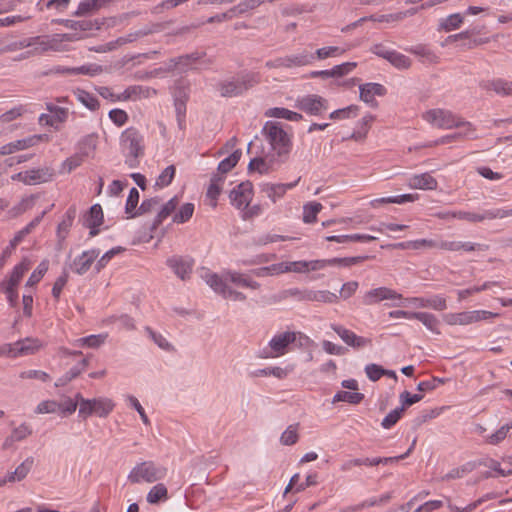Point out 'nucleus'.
<instances>
[{"mask_svg":"<svg viewBox=\"0 0 512 512\" xmlns=\"http://www.w3.org/2000/svg\"><path fill=\"white\" fill-rule=\"evenodd\" d=\"M368 259V256H355V257H344V258H331V259H317V260H300L286 262L287 273H309L312 271H318L327 267H350L352 265L361 263Z\"/></svg>","mask_w":512,"mask_h":512,"instance_id":"nucleus-1","label":"nucleus"},{"mask_svg":"<svg viewBox=\"0 0 512 512\" xmlns=\"http://www.w3.org/2000/svg\"><path fill=\"white\" fill-rule=\"evenodd\" d=\"M120 148L125 156V164L134 169L145 153V139L139 130H123L120 136Z\"/></svg>","mask_w":512,"mask_h":512,"instance_id":"nucleus-2","label":"nucleus"},{"mask_svg":"<svg viewBox=\"0 0 512 512\" xmlns=\"http://www.w3.org/2000/svg\"><path fill=\"white\" fill-rule=\"evenodd\" d=\"M167 468L152 460L138 462L129 472L127 479L131 484L157 483L167 475Z\"/></svg>","mask_w":512,"mask_h":512,"instance_id":"nucleus-3","label":"nucleus"},{"mask_svg":"<svg viewBox=\"0 0 512 512\" xmlns=\"http://www.w3.org/2000/svg\"><path fill=\"white\" fill-rule=\"evenodd\" d=\"M260 82V75L247 73L238 78L223 80L217 84V91L222 97H236Z\"/></svg>","mask_w":512,"mask_h":512,"instance_id":"nucleus-4","label":"nucleus"},{"mask_svg":"<svg viewBox=\"0 0 512 512\" xmlns=\"http://www.w3.org/2000/svg\"><path fill=\"white\" fill-rule=\"evenodd\" d=\"M201 278L213 289L214 292L221 295L224 299L240 302L246 300L245 294L229 287L223 277H220L219 274L214 273L209 269H202Z\"/></svg>","mask_w":512,"mask_h":512,"instance_id":"nucleus-5","label":"nucleus"},{"mask_svg":"<svg viewBox=\"0 0 512 512\" xmlns=\"http://www.w3.org/2000/svg\"><path fill=\"white\" fill-rule=\"evenodd\" d=\"M73 37L70 34H55L52 37L48 36H35L26 38L28 47H33L31 50L33 55L45 53L47 51H59L62 41H72Z\"/></svg>","mask_w":512,"mask_h":512,"instance_id":"nucleus-6","label":"nucleus"},{"mask_svg":"<svg viewBox=\"0 0 512 512\" xmlns=\"http://www.w3.org/2000/svg\"><path fill=\"white\" fill-rule=\"evenodd\" d=\"M423 119L438 128H460L466 124L451 111L440 108L428 110L423 114Z\"/></svg>","mask_w":512,"mask_h":512,"instance_id":"nucleus-7","label":"nucleus"},{"mask_svg":"<svg viewBox=\"0 0 512 512\" xmlns=\"http://www.w3.org/2000/svg\"><path fill=\"white\" fill-rule=\"evenodd\" d=\"M114 402L106 397L90 399L83 401L82 409H79V416L83 419L95 414L101 418L107 417L114 409Z\"/></svg>","mask_w":512,"mask_h":512,"instance_id":"nucleus-8","label":"nucleus"},{"mask_svg":"<svg viewBox=\"0 0 512 512\" xmlns=\"http://www.w3.org/2000/svg\"><path fill=\"white\" fill-rule=\"evenodd\" d=\"M497 313L486 310L465 311L459 313H449L445 315L444 320L448 325H469L482 320L497 317Z\"/></svg>","mask_w":512,"mask_h":512,"instance_id":"nucleus-9","label":"nucleus"},{"mask_svg":"<svg viewBox=\"0 0 512 512\" xmlns=\"http://www.w3.org/2000/svg\"><path fill=\"white\" fill-rule=\"evenodd\" d=\"M296 340L295 332H282L276 334L269 342L267 349L263 351L265 358H276L287 353V348Z\"/></svg>","mask_w":512,"mask_h":512,"instance_id":"nucleus-10","label":"nucleus"},{"mask_svg":"<svg viewBox=\"0 0 512 512\" xmlns=\"http://www.w3.org/2000/svg\"><path fill=\"white\" fill-rule=\"evenodd\" d=\"M262 133L278 156L287 155L290 152L291 136L286 130H262Z\"/></svg>","mask_w":512,"mask_h":512,"instance_id":"nucleus-11","label":"nucleus"},{"mask_svg":"<svg viewBox=\"0 0 512 512\" xmlns=\"http://www.w3.org/2000/svg\"><path fill=\"white\" fill-rule=\"evenodd\" d=\"M54 175L53 169L42 167L14 174L12 180L20 181L25 185H37L51 181Z\"/></svg>","mask_w":512,"mask_h":512,"instance_id":"nucleus-12","label":"nucleus"},{"mask_svg":"<svg viewBox=\"0 0 512 512\" xmlns=\"http://www.w3.org/2000/svg\"><path fill=\"white\" fill-rule=\"evenodd\" d=\"M372 52L375 55L387 60L397 69L405 70L411 66V60L409 57L396 50H390L381 44L375 45L372 48Z\"/></svg>","mask_w":512,"mask_h":512,"instance_id":"nucleus-13","label":"nucleus"},{"mask_svg":"<svg viewBox=\"0 0 512 512\" xmlns=\"http://www.w3.org/2000/svg\"><path fill=\"white\" fill-rule=\"evenodd\" d=\"M231 204L237 209H247L253 198V185L246 181L237 185L229 194Z\"/></svg>","mask_w":512,"mask_h":512,"instance_id":"nucleus-14","label":"nucleus"},{"mask_svg":"<svg viewBox=\"0 0 512 512\" xmlns=\"http://www.w3.org/2000/svg\"><path fill=\"white\" fill-rule=\"evenodd\" d=\"M439 249L450 252H485L489 245L471 241L441 240Z\"/></svg>","mask_w":512,"mask_h":512,"instance_id":"nucleus-15","label":"nucleus"},{"mask_svg":"<svg viewBox=\"0 0 512 512\" xmlns=\"http://www.w3.org/2000/svg\"><path fill=\"white\" fill-rule=\"evenodd\" d=\"M48 113L39 116V124L41 126H56L64 123L69 115L67 108L59 107L54 103H46Z\"/></svg>","mask_w":512,"mask_h":512,"instance_id":"nucleus-16","label":"nucleus"},{"mask_svg":"<svg viewBox=\"0 0 512 512\" xmlns=\"http://www.w3.org/2000/svg\"><path fill=\"white\" fill-rule=\"evenodd\" d=\"M326 100L321 96L312 94L299 97L295 107L311 115H319L327 109Z\"/></svg>","mask_w":512,"mask_h":512,"instance_id":"nucleus-17","label":"nucleus"},{"mask_svg":"<svg viewBox=\"0 0 512 512\" xmlns=\"http://www.w3.org/2000/svg\"><path fill=\"white\" fill-rule=\"evenodd\" d=\"M402 295L395 290L388 287H378L371 289L362 297V303L366 306H371L380 303L384 300H400Z\"/></svg>","mask_w":512,"mask_h":512,"instance_id":"nucleus-18","label":"nucleus"},{"mask_svg":"<svg viewBox=\"0 0 512 512\" xmlns=\"http://www.w3.org/2000/svg\"><path fill=\"white\" fill-rule=\"evenodd\" d=\"M166 264L182 280L190 278L194 266V260L188 257L172 256Z\"/></svg>","mask_w":512,"mask_h":512,"instance_id":"nucleus-19","label":"nucleus"},{"mask_svg":"<svg viewBox=\"0 0 512 512\" xmlns=\"http://www.w3.org/2000/svg\"><path fill=\"white\" fill-rule=\"evenodd\" d=\"M43 141H48L47 134L33 135L28 138L17 140L0 147V155H9L15 151L27 149Z\"/></svg>","mask_w":512,"mask_h":512,"instance_id":"nucleus-20","label":"nucleus"},{"mask_svg":"<svg viewBox=\"0 0 512 512\" xmlns=\"http://www.w3.org/2000/svg\"><path fill=\"white\" fill-rule=\"evenodd\" d=\"M220 277H223L226 283L229 281L238 287L249 288L252 290L260 288V284L257 281H254L248 274L238 271L225 270L222 272Z\"/></svg>","mask_w":512,"mask_h":512,"instance_id":"nucleus-21","label":"nucleus"},{"mask_svg":"<svg viewBox=\"0 0 512 512\" xmlns=\"http://www.w3.org/2000/svg\"><path fill=\"white\" fill-rule=\"evenodd\" d=\"M331 328L347 345L353 348H362L371 345L370 339L358 336L351 330H348L341 325L332 324Z\"/></svg>","mask_w":512,"mask_h":512,"instance_id":"nucleus-22","label":"nucleus"},{"mask_svg":"<svg viewBox=\"0 0 512 512\" xmlns=\"http://www.w3.org/2000/svg\"><path fill=\"white\" fill-rule=\"evenodd\" d=\"M360 99L369 104L370 106H376L377 101L375 96H384L387 92L386 88L379 83H365L360 85Z\"/></svg>","mask_w":512,"mask_h":512,"instance_id":"nucleus-23","label":"nucleus"},{"mask_svg":"<svg viewBox=\"0 0 512 512\" xmlns=\"http://www.w3.org/2000/svg\"><path fill=\"white\" fill-rule=\"evenodd\" d=\"M99 253L100 252L97 249L84 251L81 255L74 259L71 265L72 270L78 275L85 274L90 269L96 258L99 256Z\"/></svg>","mask_w":512,"mask_h":512,"instance_id":"nucleus-24","label":"nucleus"},{"mask_svg":"<svg viewBox=\"0 0 512 512\" xmlns=\"http://www.w3.org/2000/svg\"><path fill=\"white\" fill-rule=\"evenodd\" d=\"M300 179L299 177L296 181L287 184L266 183L262 186V192L275 203L285 195L287 190L294 188L299 183Z\"/></svg>","mask_w":512,"mask_h":512,"instance_id":"nucleus-25","label":"nucleus"},{"mask_svg":"<svg viewBox=\"0 0 512 512\" xmlns=\"http://www.w3.org/2000/svg\"><path fill=\"white\" fill-rule=\"evenodd\" d=\"M406 301L419 308L429 307L437 311H442L447 308L446 299L441 296H433L431 298L413 297L406 299Z\"/></svg>","mask_w":512,"mask_h":512,"instance_id":"nucleus-26","label":"nucleus"},{"mask_svg":"<svg viewBox=\"0 0 512 512\" xmlns=\"http://www.w3.org/2000/svg\"><path fill=\"white\" fill-rule=\"evenodd\" d=\"M408 185L413 189L435 190L437 188V180L429 173L413 175L408 180Z\"/></svg>","mask_w":512,"mask_h":512,"instance_id":"nucleus-27","label":"nucleus"},{"mask_svg":"<svg viewBox=\"0 0 512 512\" xmlns=\"http://www.w3.org/2000/svg\"><path fill=\"white\" fill-rule=\"evenodd\" d=\"M103 222V211L99 204L93 205L85 219V226L90 229V236H96L98 234L97 227Z\"/></svg>","mask_w":512,"mask_h":512,"instance_id":"nucleus-28","label":"nucleus"},{"mask_svg":"<svg viewBox=\"0 0 512 512\" xmlns=\"http://www.w3.org/2000/svg\"><path fill=\"white\" fill-rule=\"evenodd\" d=\"M285 68L302 67L314 62L315 55L306 50L299 53L284 56Z\"/></svg>","mask_w":512,"mask_h":512,"instance_id":"nucleus-29","label":"nucleus"},{"mask_svg":"<svg viewBox=\"0 0 512 512\" xmlns=\"http://www.w3.org/2000/svg\"><path fill=\"white\" fill-rule=\"evenodd\" d=\"M249 171H256L259 174H268L275 170L273 157H256L251 159L248 165Z\"/></svg>","mask_w":512,"mask_h":512,"instance_id":"nucleus-30","label":"nucleus"},{"mask_svg":"<svg viewBox=\"0 0 512 512\" xmlns=\"http://www.w3.org/2000/svg\"><path fill=\"white\" fill-rule=\"evenodd\" d=\"M168 499V489L163 483L155 484L146 495V501L151 505H157L161 502H166Z\"/></svg>","mask_w":512,"mask_h":512,"instance_id":"nucleus-31","label":"nucleus"},{"mask_svg":"<svg viewBox=\"0 0 512 512\" xmlns=\"http://www.w3.org/2000/svg\"><path fill=\"white\" fill-rule=\"evenodd\" d=\"M484 89L493 90L495 93L502 96L512 95V81H506L504 79H495L491 81H485L481 84Z\"/></svg>","mask_w":512,"mask_h":512,"instance_id":"nucleus-32","label":"nucleus"},{"mask_svg":"<svg viewBox=\"0 0 512 512\" xmlns=\"http://www.w3.org/2000/svg\"><path fill=\"white\" fill-rule=\"evenodd\" d=\"M156 94L155 90L150 88L135 85L130 86L124 90V92L117 97V100H136L141 97H149L150 93Z\"/></svg>","mask_w":512,"mask_h":512,"instance_id":"nucleus-33","label":"nucleus"},{"mask_svg":"<svg viewBox=\"0 0 512 512\" xmlns=\"http://www.w3.org/2000/svg\"><path fill=\"white\" fill-rule=\"evenodd\" d=\"M28 48L26 38L14 40L9 37L0 38V55Z\"/></svg>","mask_w":512,"mask_h":512,"instance_id":"nucleus-34","label":"nucleus"},{"mask_svg":"<svg viewBox=\"0 0 512 512\" xmlns=\"http://www.w3.org/2000/svg\"><path fill=\"white\" fill-rule=\"evenodd\" d=\"M417 199V195L415 194H403L399 196H393V197H381L377 199H373L370 202V205L374 208L379 207L380 205L385 204H404L406 202H413Z\"/></svg>","mask_w":512,"mask_h":512,"instance_id":"nucleus-35","label":"nucleus"},{"mask_svg":"<svg viewBox=\"0 0 512 512\" xmlns=\"http://www.w3.org/2000/svg\"><path fill=\"white\" fill-rule=\"evenodd\" d=\"M15 343L18 356L34 354L41 347L40 341L34 338H26Z\"/></svg>","mask_w":512,"mask_h":512,"instance_id":"nucleus-36","label":"nucleus"},{"mask_svg":"<svg viewBox=\"0 0 512 512\" xmlns=\"http://www.w3.org/2000/svg\"><path fill=\"white\" fill-rule=\"evenodd\" d=\"M310 289H300V288H289L279 292L276 296L278 301L286 300L288 298H293L297 301L308 302Z\"/></svg>","mask_w":512,"mask_h":512,"instance_id":"nucleus-37","label":"nucleus"},{"mask_svg":"<svg viewBox=\"0 0 512 512\" xmlns=\"http://www.w3.org/2000/svg\"><path fill=\"white\" fill-rule=\"evenodd\" d=\"M339 296L328 290H312L309 291L308 302L337 303Z\"/></svg>","mask_w":512,"mask_h":512,"instance_id":"nucleus-38","label":"nucleus"},{"mask_svg":"<svg viewBox=\"0 0 512 512\" xmlns=\"http://www.w3.org/2000/svg\"><path fill=\"white\" fill-rule=\"evenodd\" d=\"M266 117L282 118L292 122L302 119V115L282 107L270 108L265 112Z\"/></svg>","mask_w":512,"mask_h":512,"instance_id":"nucleus-39","label":"nucleus"},{"mask_svg":"<svg viewBox=\"0 0 512 512\" xmlns=\"http://www.w3.org/2000/svg\"><path fill=\"white\" fill-rule=\"evenodd\" d=\"M31 263L28 259H23L18 265L13 268L7 284L11 286H18L23 275L30 269Z\"/></svg>","mask_w":512,"mask_h":512,"instance_id":"nucleus-40","label":"nucleus"},{"mask_svg":"<svg viewBox=\"0 0 512 512\" xmlns=\"http://www.w3.org/2000/svg\"><path fill=\"white\" fill-rule=\"evenodd\" d=\"M178 204L179 199L177 196H174L164 204L154 220V227L160 225L168 216H170L175 211Z\"/></svg>","mask_w":512,"mask_h":512,"instance_id":"nucleus-41","label":"nucleus"},{"mask_svg":"<svg viewBox=\"0 0 512 512\" xmlns=\"http://www.w3.org/2000/svg\"><path fill=\"white\" fill-rule=\"evenodd\" d=\"M440 241L431 239H420L415 241H407L397 244L401 249H422V248H439Z\"/></svg>","mask_w":512,"mask_h":512,"instance_id":"nucleus-42","label":"nucleus"},{"mask_svg":"<svg viewBox=\"0 0 512 512\" xmlns=\"http://www.w3.org/2000/svg\"><path fill=\"white\" fill-rule=\"evenodd\" d=\"M415 443H416V440L413 441L412 445L407 450V452H405L404 454L399 455V456H395V457H374V458H369L368 457V467L377 466L379 464H392V463L398 462L399 460L405 459L412 452V450L414 449Z\"/></svg>","mask_w":512,"mask_h":512,"instance_id":"nucleus-43","label":"nucleus"},{"mask_svg":"<svg viewBox=\"0 0 512 512\" xmlns=\"http://www.w3.org/2000/svg\"><path fill=\"white\" fill-rule=\"evenodd\" d=\"M74 96L80 103L90 110H95L99 105L97 98L92 93L83 89H76L74 91Z\"/></svg>","mask_w":512,"mask_h":512,"instance_id":"nucleus-44","label":"nucleus"},{"mask_svg":"<svg viewBox=\"0 0 512 512\" xmlns=\"http://www.w3.org/2000/svg\"><path fill=\"white\" fill-rule=\"evenodd\" d=\"M463 16L459 13L451 14L446 18L442 19L439 24V29L444 30L445 32H450L452 30L458 29L463 23Z\"/></svg>","mask_w":512,"mask_h":512,"instance_id":"nucleus-45","label":"nucleus"},{"mask_svg":"<svg viewBox=\"0 0 512 512\" xmlns=\"http://www.w3.org/2000/svg\"><path fill=\"white\" fill-rule=\"evenodd\" d=\"M413 319L421 321L430 331L437 334L440 333L438 330L439 321L433 314L426 312H414Z\"/></svg>","mask_w":512,"mask_h":512,"instance_id":"nucleus-46","label":"nucleus"},{"mask_svg":"<svg viewBox=\"0 0 512 512\" xmlns=\"http://www.w3.org/2000/svg\"><path fill=\"white\" fill-rule=\"evenodd\" d=\"M62 23L70 29L73 30H79V31H91L93 29H99L100 26L97 22H93L91 20H81V21H74V20H63Z\"/></svg>","mask_w":512,"mask_h":512,"instance_id":"nucleus-47","label":"nucleus"},{"mask_svg":"<svg viewBox=\"0 0 512 512\" xmlns=\"http://www.w3.org/2000/svg\"><path fill=\"white\" fill-rule=\"evenodd\" d=\"M323 206L318 202H310L303 206V221L305 223H314L317 220V214Z\"/></svg>","mask_w":512,"mask_h":512,"instance_id":"nucleus-48","label":"nucleus"},{"mask_svg":"<svg viewBox=\"0 0 512 512\" xmlns=\"http://www.w3.org/2000/svg\"><path fill=\"white\" fill-rule=\"evenodd\" d=\"M364 398V395L359 392L339 391L333 397V403L347 402L350 404H358Z\"/></svg>","mask_w":512,"mask_h":512,"instance_id":"nucleus-49","label":"nucleus"},{"mask_svg":"<svg viewBox=\"0 0 512 512\" xmlns=\"http://www.w3.org/2000/svg\"><path fill=\"white\" fill-rule=\"evenodd\" d=\"M241 156L240 151H234L231 155H229L227 158L222 160L218 165V173L220 174H226L229 172L239 161Z\"/></svg>","mask_w":512,"mask_h":512,"instance_id":"nucleus-50","label":"nucleus"},{"mask_svg":"<svg viewBox=\"0 0 512 512\" xmlns=\"http://www.w3.org/2000/svg\"><path fill=\"white\" fill-rule=\"evenodd\" d=\"M175 173L176 168L174 165L166 167L157 177L155 185L159 188L167 187L174 179Z\"/></svg>","mask_w":512,"mask_h":512,"instance_id":"nucleus-51","label":"nucleus"},{"mask_svg":"<svg viewBox=\"0 0 512 512\" xmlns=\"http://www.w3.org/2000/svg\"><path fill=\"white\" fill-rule=\"evenodd\" d=\"M194 213V204L185 203L182 205L178 212H176L173 216V222L182 224L187 222Z\"/></svg>","mask_w":512,"mask_h":512,"instance_id":"nucleus-52","label":"nucleus"},{"mask_svg":"<svg viewBox=\"0 0 512 512\" xmlns=\"http://www.w3.org/2000/svg\"><path fill=\"white\" fill-rule=\"evenodd\" d=\"M345 51L346 50L341 47L329 46V47H323V48L317 49L314 55H315V59L317 58V59L323 60V59H327L330 57L341 56L345 53Z\"/></svg>","mask_w":512,"mask_h":512,"instance_id":"nucleus-53","label":"nucleus"},{"mask_svg":"<svg viewBox=\"0 0 512 512\" xmlns=\"http://www.w3.org/2000/svg\"><path fill=\"white\" fill-rule=\"evenodd\" d=\"M48 270V261L47 260H44L42 261L38 267L32 272V274L30 275V277L28 278L27 282H26V287H33L35 286L37 283L40 282V280L43 278V276L45 275V273L47 272Z\"/></svg>","mask_w":512,"mask_h":512,"instance_id":"nucleus-54","label":"nucleus"},{"mask_svg":"<svg viewBox=\"0 0 512 512\" xmlns=\"http://www.w3.org/2000/svg\"><path fill=\"white\" fill-rule=\"evenodd\" d=\"M510 429H512V423L511 424H505V425L501 426L496 432H494L491 435L487 436L485 441L488 444L497 445V444L502 442L507 437Z\"/></svg>","mask_w":512,"mask_h":512,"instance_id":"nucleus-55","label":"nucleus"},{"mask_svg":"<svg viewBox=\"0 0 512 512\" xmlns=\"http://www.w3.org/2000/svg\"><path fill=\"white\" fill-rule=\"evenodd\" d=\"M71 73V75H89V76H95L102 72V67L96 64H88V65H82L79 67H72L71 69L67 70Z\"/></svg>","mask_w":512,"mask_h":512,"instance_id":"nucleus-56","label":"nucleus"},{"mask_svg":"<svg viewBox=\"0 0 512 512\" xmlns=\"http://www.w3.org/2000/svg\"><path fill=\"white\" fill-rule=\"evenodd\" d=\"M298 428L297 425H290L287 429L282 433L280 437V442L283 445L290 446L294 445L298 441Z\"/></svg>","mask_w":512,"mask_h":512,"instance_id":"nucleus-57","label":"nucleus"},{"mask_svg":"<svg viewBox=\"0 0 512 512\" xmlns=\"http://www.w3.org/2000/svg\"><path fill=\"white\" fill-rule=\"evenodd\" d=\"M124 251V248L118 246L107 251L95 264V270L100 272L106 267L109 261L115 256Z\"/></svg>","mask_w":512,"mask_h":512,"instance_id":"nucleus-58","label":"nucleus"},{"mask_svg":"<svg viewBox=\"0 0 512 512\" xmlns=\"http://www.w3.org/2000/svg\"><path fill=\"white\" fill-rule=\"evenodd\" d=\"M160 198L154 197L147 200H144L139 208L132 214V216H138L145 213L152 212L160 205Z\"/></svg>","mask_w":512,"mask_h":512,"instance_id":"nucleus-59","label":"nucleus"},{"mask_svg":"<svg viewBox=\"0 0 512 512\" xmlns=\"http://www.w3.org/2000/svg\"><path fill=\"white\" fill-rule=\"evenodd\" d=\"M70 3V0H48L47 2L43 3V0H40L37 4H36V7L40 10V11H43L44 10V7L47 8V9H56L58 11H63L64 9L67 8V6L69 5Z\"/></svg>","mask_w":512,"mask_h":512,"instance_id":"nucleus-60","label":"nucleus"},{"mask_svg":"<svg viewBox=\"0 0 512 512\" xmlns=\"http://www.w3.org/2000/svg\"><path fill=\"white\" fill-rule=\"evenodd\" d=\"M139 202V192L136 188H132L129 192L126 206H125V212L129 215V218H133L132 214L136 211V207Z\"/></svg>","mask_w":512,"mask_h":512,"instance_id":"nucleus-61","label":"nucleus"},{"mask_svg":"<svg viewBox=\"0 0 512 512\" xmlns=\"http://www.w3.org/2000/svg\"><path fill=\"white\" fill-rule=\"evenodd\" d=\"M404 412V408H396L389 412L385 418L382 420V427L385 429H390L392 426H394L398 420L401 418L402 414Z\"/></svg>","mask_w":512,"mask_h":512,"instance_id":"nucleus-62","label":"nucleus"},{"mask_svg":"<svg viewBox=\"0 0 512 512\" xmlns=\"http://www.w3.org/2000/svg\"><path fill=\"white\" fill-rule=\"evenodd\" d=\"M34 464L33 457H27L20 465L16 467L14 470V474L18 477V481H21L26 478L32 469Z\"/></svg>","mask_w":512,"mask_h":512,"instance_id":"nucleus-63","label":"nucleus"},{"mask_svg":"<svg viewBox=\"0 0 512 512\" xmlns=\"http://www.w3.org/2000/svg\"><path fill=\"white\" fill-rule=\"evenodd\" d=\"M35 412L37 414H49V413H59V405L55 400H46L40 402Z\"/></svg>","mask_w":512,"mask_h":512,"instance_id":"nucleus-64","label":"nucleus"}]
</instances>
